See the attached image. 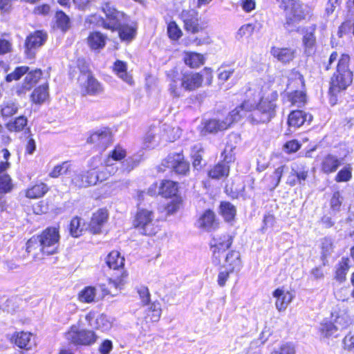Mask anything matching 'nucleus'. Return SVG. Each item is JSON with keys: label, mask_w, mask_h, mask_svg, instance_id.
<instances>
[{"label": "nucleus", "mask_w": 354, "mask_h": 354, "mask_svg": "<svg viewBox=\"0 0 354 354\" xmlns=\"http://www.w3.org/2000/svg\"><path fill=\"white\" fill-rule=\"evenodd\" d=\"M313 116L301 110L292 111L288 115V124L289 127L297 129L306 122L309 124Z\"/></svg>", "instance_id": "f3484780"}, {"label": "nucleus", "mask_w": 354, "mask_h": 354, "mask_svg": "<svg viewBox=\"0 0 354 354\" xmlns=\"http://www.w3.org/2000/svg\"><path fill=\"white\" fill-rule=\"evenodd\" d=\"M48 191L47 185L43 183L37 184L26 192V196L31 199L42 197Z\"/></svg>", "instance_id": "473e14b6"}, {"label": "nucleus", "mask_w": 354, "mask_h": 354, "mask_svg": "<svg viewBox=\"0 0 354 354\" xmlns=\"http://www.w3.org/2000/svg\"><path fill=\"white\" fill-rule=\"evenodd\" d=\"M70 234L73 237H79L84 229V224L81 223V218L79 217L73 218L70 223Z\"/></svg>", "instance_id": "37998d69"}, {"label": "nucleus", "mask_w": 354, "mask_h": 354, "mask_svg": "<svg viewBox=\"0 0 354 354\" xmlns=\"http://www.w3.org/2000/svg\"><path fill=\"white\" fill-rule=\"evenodd\" d=\"M349 268V259L348 258H343L339 263L336 270L335 278L337 280L339 281H344Z\"/></svg>", "instance_id": "58836bf2"}, {"label": "nucleus", "mask_w": 354, "mask_h": 354, "mask_svg": "<svg viewBox=\"0 0 354 354\" xmlns=\"http://www.w3.org/2000/svg\"><path fill=\"white\" fill-rule=\"evenodd\" d=\"M1 115L3 118H10L18 111L19 106L12 101L3 102L1 106Z\"/></svg>", "instance_id": "c9c22d12"}, {"label": "nucleus", "mask_w": 354, "mask_h": 354, "mask_svg": "<svg viewBox=\"0 0 354 354\" xmlns=\"http://www.w3.org/2000/svg\"><path fill=\"white\" fill-rule=\"evenodd\" d=\"M95 294V288L88 286L80 292L78 299L81 302L90 303L94 301Z\"/></svg>", "instance_id": "79ce46f5"}, {"label": "nucleus", "mask_w": 354, "mask_h": 354, "mask_svg": "<svg viewBox=\"0 0 354 354\" xmlns=\"http://www.w3.org/2000/svg\"><path fill=\"white\" fill-rule=\"evenodd\" d=\"M13 187L11 178L8 174L0 176V194L10 192Z\"/></svg>", "instance_id": "a18cd8bd"}, {"label": "nucleus", "mask_w": 354, "mask_h": 354, "mask_svg": "<svg viewBox=\"0 0 354 354\" xmlns=\"http://www.w3.org/2000/svg\"><path fill=\"white\" fill-rule=\"evenodd\" d=\"M352 177L351 167H346L341 169L335 176L337 182H347Z\"/></svg>", "instance_id": "5fc2aeb1"}, {"label": "nucleus", "mask_w": 354, "mask_h": 354, "mask_svg": "<svg viewBox=\"0 0 354 354\" xmlns=\"http://www.w3.org/2000/svg\"><path fill=\"white\" fill-rule=\"evenodd\" d=\"M65 336L68 341L73 344L82 345L93 344L97 339L94 332L86 330H78L75 327L71 328Z\"/></svg>", "instance_id": "6e6552de"}, {"label": "nucleus", "mask_w": 354, "mask_h": 354, "mask_svg": "<svg viewBox=\"0 0 354 354\" xmlns=\"http://www.w3.org/2000/svg\"><path fill=\"white\" fill-rule=\"evenodd\" d=\"M98 176L95 169L76 174L73 178V183L78 187H86L95 185L98 180Z\"/></svg>", "instance_id": "2eb2a0df"}, {"label": "nucleus", "mask_w": 354, "mask_h": 354, "mask_svg": "<svg viewBox=\"0 0 354 354\" xmlns=\"http://www.w3.org/2000/svg\"><path fill=\"white\" fill-rule=\"evenodd\" d=\"M152 219V211L142 209L137 213L133 221V225L136 228H140V232L143 234L153 235L155 231Z\"/></svg>", "instance_id": "423d86ee"}, {"label": "nucleus", "mask_w": 354, "mask_h": 354, "mask_svg": "<svg viewBox=\"0 0 354 354\" xmlns=\"http://www.w3.org/2000/svg\"><path fill=\"white\" fill-rule=\"evenodd\" d=\"M55 18L57 26L62 30H66L69 28L70 19L64 12L62 11L57 12Z\"/></svg>", "instance_id": "8fccbe9b"}, {"label": "nucleus", "mask_w": 354, "mask_h": 354, "mask_svg": "<svg viewBox=\"0 0 354 354\" xmlns=\"http://www.w3.org/2000/svg\"><path fill=\"white\" fill-rule=\"evenodd\" d=\"M180 18L186 30L196 33L202 29L198 23V15L196 10L193 9L184 10L180 14Z\"/></svg>", "instance_id": "9b49d317"}, {"label": "nucleus", "mask_w": 354, "mask_h": 354, "mask_svg": "<svg viewBox=\"0 0 354 354\" xmlns=\"http://www.w3.org/2000/svg\"><path fill=\"white\" fill-rule=\"evenodd\" d=\"M185 63L191 68H198L205 62L203 55L194 52H186L183 57Z\"/></svg>", "instance_id": "c85d7f7f"}, {"label": "nucleus", "mask_w": 354, "mask_h": 354, "mask_svg": "<svg viewBox=\"0 0 354 354\" xmlns=\"http://www.w3.org/2000/svg\"><path fill=\"white\" fill-rule=\"evenodd\" d=\"M322 257H326L333 250V243L330 239L325 238L322 241Z\"/></svg>", "instance_id": "e2e57ef3"}, {"label": "nucleus", "mask_w": 354, "mask_h": 354, "mask_svg": "<svg viewBox=\"0 0 354 354\" xmlns=\"http://www.w3.org/2000/svg\"><path fill=\"white\" fill-rule=\"evenodd\" d=\"M102 10L106 15V19L94 15L88 19L90 23L97 24L106 29L116 30L122 24L125 22V15L117 10L110 3H104L102 5Z\"/></svg>", "instance_id": "39448f33"}, {"label": "nucleus", "mask_w": 354, "mask_h": 354, "mask_svg": "<svg viewBox=\"0 0 354 354\" xmlns=\"http://www.w3.org/2000/svg\"><path fill=\"white\" fill-rule=\"evenodd\" d=\"M335 323L339 330H343L348 327L352 323V319L347 313L339 315L335 319Z\"/></svg>", "instance_id": "49530a36"}, {"label": "nucleus", "mask_w": 354, "mask_h": 354, "mask_svg": "<svg viewBox=\"0 0 354 354\" xmlns=\"http://www.w3.org/2000/svg\"><path fill=\"white\" fill-rule=\"evenodd\" d=\"M106 37L100 32L90 33L87 38V43L93 50L102 49L105 46Z\"/></svg>", "instance_id": "a878e982"}, {"label": "nucleus", "mask_w": 354, "mask_h": 354, "mask_svg": "<svg viewBox=\"0 0 354 354\" xmlns=\"http://www.w3.org/2000/svg\"><path fill=\"white\" fill-rule=\"evenodd\" d=\"M285 168L286 166L284 165L279 167L270 176L272 180V189H275L279 185Z\"/></svg>", "instance_id": "4d7b16f0"}, {"label": "nucleus", "mask_w": 354, "mask_h": 354, "mask_svg": "<svg viewBox=\"0 0 354 354\" xmlns=\"http://www.w3.org/2000/svg\"><path fill=\"white\" fill-rule=\"evenodd\" d=\"M27 122V118L21 115L17 118L15 121L9 122L7 127L10 131H21L26 126Z\"/></svg>", "instance_id": "c03bdc74"}, {"label": "nucleus", "mask_w": 354, "mask_h": 354, "mask_svg": "<svg viewBox=\"0 0 354 354\" xmlns=\"http://www.w3.org/2000/svg\"><path fill=\"white\" fill-rule=\"evenodd\" d=\"M272 295L276 298L275 306L279 311L285 310L293 299V295L289 291L281 288L276 289Z\"/></svg>", "instance_id": "6ab92c4d"}, {"label": "nucleus", "mask_w": 354, "mask_h": 354, "mask_svg": "<svg viewBox=\"0 0 354 354\" xmlns=\"http://www.w3.org/2000/svg\"><path fill=\"white\" fill-rule=\"evenodd\" d=\"M118 29H119V35L120 39L124 41H131L136 34V28L131 26L122 24L121 26Z\"/></svg>", "instance_id": "e433bc0d"}, {"label": "nucleus", "mask_w": 354, "mask_h": 354, "mask_svg": "<svg viewBox=\"0 0 354 354\" xmlns=\"http://www.w3.org/2000/svg\"><path fill=\"white\" fill-rule=\"evenodd\" d=\"M167 32L169 37L174 40H176L182 35L181 30L178 27L175 22H171L168 25Z\"/></svg>", "instance_id": "6e6d98bb"}, {"label": "nucleus", "mask_w": 354, "mask_h": 354, "mask_svg": "<svg viewBox=\"0 0 354 354\" xmlns=\"http://www.w3.org/2000/svg\"><path fill=\"white\" fill-rule=\"evenodd\" d=\"M15 344L20 348L30 350L35 346L36 343L32 334L27 332L16 333L12 336Z\"/></svg>", "instance_id": "a211bd4d"}, {"label": "nucleus", "mask_w": 354, "mask_h": 354, "mask_svg": "<svg viewBox=\"0 0 354 354\" xmlns=\"http://www.w3.org/2000/svg\"><path fill=\"white\" fill-rule=\"evenodd\" d=\"M337 62L336 72L331 79L330 91L333 94L346 89L353 82V73L349 68L350 56L342 54L338 58L337 52H333L329 57L326 70L330 68L332 64Z\"/></svg>", "instance_id": "f03ea898"}, {"label": "nucleus", "mask_w": 354, "mask_h": 354, "mask_svg": "<svg viewBox=\"0 0 354 354\" xmlns=\"http://www.w3.org/2000/svg\"><path fill=\"white\" fill-rule=\"evenodd\" d=\"M288 100L292 105L301 107L306 104V95L303 91H295L288 95Z\"/></svg>", "instance_id": "ea45409f"}, {"label": "nucleus", "mask_w": 354, "mask_h": 354, "mask_svg": "<svg viewBox=\"0 0 354 354\" xmlns=\"http://www.w3.org/2000/svg\"><path fill=\"white\" fill-rule=\"evenodd\" d=\"M233 152V147L232 146H226L225 149L222 153V156L223 157V160L222 162L228 163L232 162L234 159Z\"/></svg>", "instance_id": "680f3d73"}, {"label": "nucleus", "mask_w": 354, "mask_h": 354, "mask_svg": "<svg viewBox=\"0 0 354 354\" xmlns=\"http://www.w3.org/2000/svg\"><path fill=\"white\" fill-rule=\"evenodd\" d=\"M127 276V274L126 272H122L120 276L116 277L115 279H110L109 281V288L110 291L112 288H114L115 290L121 289L125 282Z\"/></svg>", "instance_id": "de8ad7c7"}, {"label": "nucleus", "mask_w": 354, "mask_h": 354, "mask_svg": "<svg viewBox=\"0 0 354 354\" xmlns=\"http://www.w3.org/2000/svg\"><path fill=\"white\" fill-rule=\"evenodd\" d=\"M259 97L260 91H258L255 93L252 100H247L243 102H248V103L252 104L253 106L252 109L249 110L244 107L243 111H241L242 117L245 115L246 112H251L248 118L252 124L268 122L275 115L277 107L275 101L277 98V93L275 92L272 93L270 98H261L258 104H256V97Z\"/></svg>", "instance_id": "7ed1b4c3"}, {"label": "nucleus", "mask_w": 354, "mask_h": 354, "mask_svg": "<svg viewBox=\"0 0 354 354\" xmlns=\"http://www.w3.org/2000/svg\"><path fill=\"white\" fill-rule=\"evenodd\" d=\"M339 329L337 328L335 323L333 324L329 322L322 325L321 328V333L324 337H328L333 335Z\"/></svg>", "instance_id": "13d9d810"}, {"label": "nucleus", "mask_w": 354, "mask_h": 354, "mask_svg": "<svg viewBox=\"0 0 354 354\" xmlns=\"http://www.w3.org/2000/svg\"><path fill=\"white\" fill-rule=\"evenodd\" d=\"M71 165L68 162H63L56 165L49 174L52 178H57L59 176L66 174L70 169Z\"/></svg>", "instance_id": "3c124183"}, {"label": "nucleus", "mask_w": 354, "mask_h": 354, "mask_svg": "<svg viewBox=\"0 0 354 354\" xmlns=\"http://www.w3.org/2000/svg\"><path fill=\"white\" fill-rule=\"evenodd\" d=\"M230 167L224 162L218 163L209 172L208 176L213 179H219L227 177L229 174Z\"/></svg>", "instance_id": "7c9ffc66"}, {"label": "nucleus", "mask_w": 354, "mask_h": 354, "mask_svg": "<svg viewBox=\"0 0 354 354\" xmlns=\"http://www.w3.org/2000/svg\"><path fill=\"white\" fill-rule=\"evenodd\" d=\"M203 149H202L201 146L199 145H195L192 151V157L193 159V167L196 169H199L202 167V160H203Z\"/></svg>", "instance_id": "a19ab883"}, {"label": "nucleus", "mask_w": 354, "mask_h": 354, "mask_svg": "<svg viewBox=\"0 0 354 354\" xmlns=\"http://www.w3.org/2000/svg\"><path fill=\"white\" fill-rule=\"evenodd\" d=\"M127 156L126 151L120 147H116L114 150L112 151L111 157L114 160H120L124 158Z\"/></svg>", "instance_id": "338daca9"}, {"label": "nucleus", "mask_w": 354, "mask_h": 354, "mask_svg": "<svg viewBox=\"0 0 354 354\" xmlns=\"http://www.w3.org/2000/svg\"><path fill=\"white\" fill-rule=\"evenodd\" d=\"M277 1L281 9L285 11L290 10V14L292 15V18L290 17L287 19V25L299 21L304 17L303 12L298 10L299 5L297 3V0H277Z\"/></svg>", "instance_id": "f8f14e48"}, {"label": "nucleus", "mask_w": 354, "mask_h": 354, "mask_svg": "<svg viewBox=\"0 0 354 354\" xmlns=\"http://www.w3.org/2000/svg\"><path fill=\"white\" fill-rule=\"evenodd\" d=\"M29 70L28 66H22L16 68V69L11 73L6 76V81L10 82L13 80H18L20 77L26 74Z\"/></svg>", "instance_id": "603ef678"}, {"label": "nucleus", "mask_w": 354, "mask_h": 354, "mask_svg": "<svg viewBox=\"0 0 354 354\" xmlns=\"http://www.w3.org/2000/svg\"><path fill=\"white\" fill-rule=\"evenodd\" d=\"M113 71L118 77L129 84L133 82L132 76L127 72V64L122 61L118 60L113 66Z\"/></svg>", "instance_id": "bb28decb"}, {"label": "nucleus", "mask_w": 354, "mask_h": 354, "mask_svg": "<svg viewBox=\"0 0 354 354\" xmlns=\"http://www.w3.org/2000/svg\"><path fill=\"white\" fill-rule=\"evenodd\" d=\"M220 212L226 221H231L236 216V209L232 203L224 201L221 203Z\"/></svg>", "instance_id": "f704fd0d"}, {"label": "nucleus", "mask_w": 354, "mask_h": 354, "mask_svg": "<svg viewBox=\"0 0 354 354\" xmlns=\"http://www.w3.org/2000/svg\"><path fill=\"white\" fill-rule=\"evenodd\" d=\"M162 164L178 174L186 175L189 171V164L181 153L169 154Z\"/></svg>", "instance_id": "1a4fd4ad"}, {"label": "nucleus", "mask_w": 354, "mask_h": 354, "mask_svg": "<svg viewBox=\"0 0 354 354\" xmlns=\"http://www.w3.org/2000/svg\"><path fill=\"white\" fill-rule=\"evenodd\" d=\"M341 164V159L336 156L328 154L324 158L321 169L324 173L328 174L336 171Z\"/></svg>", "instance_id": "5701e85b"}, {"label": "nucleus", "mask_w": 354, "mask_h": 354, "mask_svg": "<svg viewBox=\"0 0 354 354\" xmlns=\"http://www.w3.org/2000/svg\"><path fill=\"white\" fill-rule=\"evenodd\" d=\"M47 39V34L41 30H37L28 35L26 39V53L30 58L35 55V50L44 44Z\"/></svg>", "instance_id": "9d476101"}, {"label": "nucleus", "mask_w": 354, "mask_h": 354, "mask_svg": "<svg viewBox=\"0 0 354 354\" xmlns=\"http://www.w3.org/2000/svg\"><path fill=\"white\" fill-rule=\"evenodd\" d=\"M240 266L241 255L239 252L232 250L225 256L223 268L230 269V272H234L236 268H239Z\"/></svg>", "instance_id": "b1692460"}, {"label": "nucleus", "mask_w": 354, "mask_h": 354, "mask_svg": "<svg viewBox=\"0 0 354 354\" xmlns=\"http://www.w3.org/2000/svg\"><path fill=\"white\" fill-rule=\"evenodd\" d=\"M41 75L42 72L40 69H35L28 72L23 83V88L26 91L30 90L37 84Z\"/></svg>", "instance_id": "2f4dec72"}, {"label": "nucleus", "mask_w": 354, "mask_h": 354, "mask_svg": "<svg viewBox=\"0 0 354 354\" xmlns=\"http://www.w3.org/2000/svg\"><path fill=\"white\" fill-rule=\"evenodd\" d=\"M77 67L80 71V75L78 77V80H84L85 77L88 75H92L90 71L88 64L85 61L84 59H78L77 60Z\"/></svg>", "instance_id": "864d4df0"}, {"label": "nucleus", "mask_w": 354, "mask_h": 354, "mask_svg": "<svg viewBox=\"0 0 354 354\" xmlns=\"http://www.w3.org/2000/svg\"><path fill=\"white\" fill-rule=\"evenodd\" d=\"M203 82L199 73L185 74L182 78L181 86L187 91H193L199 88Z\"/></svg>", "instance_id": "412c9836"}, {"label": "nucleus", "mask_w": 354, "mask_h": 354, "mask_svg": "<svg viewBox=\"0 0 354 354\" xmlns=\"http://www.w3.org/2000/svg\"><path fill=\"white\" fill-rule=\"evenodd\" d=\"M218 275V283L221 287H223L227 281L229 276L233 272H230V269L222 268Z\"/></svg>", "instance_id": "0e129e2a"}, {"label": "nucleus", "mask_w": 354, "mask_h": 354, "mask_svg": "<svg viewBox=\"0 0 354 354\" xmlns=\"http://www.w3.org/2000/svg\"><path fill=\"white\" fill-rule=\"evenodd\" d=\"M232 243V237L227 234L213 239L210 244L213 261L215 263L220 264L221 263V259L224 257L223 252L231 246Z\"/></svg>", "instance_id": "0eeeda50"}, {"label": "nucleus", "mask_w": 354, "mask_h": 354, "mask_svg": "<svg viewBox=\"0 0 354 354\" xmlns=\"http://www.w3.org/2000/svg\"><path fill=\"white\" fill-rule=\"evenodd\" d=\"M199 227L207 231H212L217 228L218 223L216 219L214 212L210 209L205 210L198 221Z\"/></svg>", "instance_id": "aec40b11"}, {"label": "nucleus", "mask_w": 354, "mask_h": 354, "mask_svg": "<svg viewBox=\"0 0 354 354\" xmlns=\"http://www.w3.org/2000/svg\"><path fill=\"white\" fill-rule=\"evenodd\" d=\"M83 95H98L103 91L102 85L92 75H88L84 80H78Z\"/></svg>", "instance_id": "ddd939ff"}, {"label": "nucleus", "mask_w": 354, "mask_h": 354, "mask_svg": "<svg viewBox=\"0 0 354 354\" xmlns=\"http://www.w3.org/2000/svg\"><path fill=\"white\" fill-rule=\"evenodd\" d=\"M108 212L105 209H100L93 214L91 221V229L94 233L100 231L101 226L106 221Z\"/></svg>", "instance_id": "393cba45"}, {"label": "nucleus", "mask_w": 354, "mask_h": 354, "mask_svg": "<svg viewBox=\"0 0 354 354\" xmlns=\"http://www.w3.org/2000/svg\"><path fill=\"white\" fill-rule=\"evenodd\" d=\"M178 187L176 183L171 180H164L160 185L158 194L165 198H171L176 195Z\"/></svg>", "instance_id": "c756f323"}, {"label": "nucleus", "mask_w": 354, "mask_h": 354, "mask_svg": "<svg viewBox=\"0 0 354 354\" xmlns=\"http://www.w3.org/2000/svg\"><path fill=\"white\" fill-rule=\"evenodd\" d=\"M86 320L91 327L95 329L106 331L111 328V322L104 315H100L94 311H91L86 315Z\"/></svg>", "instance_id": "4468645a"}, {"label": "nucleus", "mask_w": 354, "mask_h": 354, "mask_svg": "<svg viewBox=\"0 0 354 354\" xmlns=\"http://www.w3.org/2000/svg\"><path fill=\"white\" fill-rule=\"evenodd\" d=\"M48 88L47 84L41 85L35 88L31 95L32 102L38 104L44 102L48 96Z\"/></svg>", "instance_id": "4c0bfd02"}, {"label": "nucleus", "mask_w": 354, "mask_h": 354, "mask_svg": "<svg viewBox=\"0 0 354 354\" xmlns=\"http://www.w3.org/2000/svg\"><path fill=\"white\" fill-rule=\"evenodd\" d=\"M293 175L297 176V180L300 184H301L302 181H305L308 176V168H301V170H299V168H292Z\"/></svg>", "instance_id": "052dcab7"}, {"label": "nucleus", "mask_w": 354, "mask_h": 354, "mask_svg": "<svg viewBox=\"0 0 354 354\" xmlns=\"http://www.w3.org/2000/svg\"><path fill=\"white\" fill-rule=\"evenodd\" d=\"M59 234L56 227H48L42 233L30 239L26 243V251L35 259H41L40 253L50 255L57 253Z\"/></svg>", "instance_id": "f257e3e1"}, {"label": "nucleus", "mask_w": 354, "mask_h": 354, "mask_svg": "<svg viewBox=\"0 0 354 354\" xmlns=\"http://www.w3.org/2000/svg\"><path fill=\"white\" fill-rule=\"evenodd\" d=\"M296 351L295 346L290 344L286 343L281 345L278 349L274 351L271 354H295Z\"/></svg>", "instance_id": "bf43d9fd"}, {"label": "nucleus", "mask_w": 354, "mask_h": 354, "mask_svg": "<svg viewBox=\"0 0 354 354\" xmlns=\"http://www.w3.org/2000/svg\"><path fill=\"white\" fill-rule=\"evenodd\" d=\"M111 133L109 130L104 129L92 133L88 138L87 142L105 149L111 143Z\"/></svg>", "instance_id": "dca6fc26"}, {"label": "nucleus", "mask_w": 354, "mask_h": 354, "mask_svg": "<svg viewBox=\"0 0 354 354\" xmlns=\"http://www.w3.org/2000/svg\"><path fill=\"white\" fill-rule=\"evenodd\" d=\"M270 53L278 61L283 64H287L294 59L295 51L290 48L272 47Z\"/></svg>", "instance_id": "4be33fe9"}, {"label": "nucleus", "mask_w": 354, "mask_h": 354, "mask_svg": "<svg viewBox=\"0 0 354 354\" xmlns=\"http://www.w3.org/2000/svg\"><path fill=\"white\" fill-rule=\"evenodd\" d=\"M256 26L253 24H247L243 25L238 30L236 33V37L238 39H242L243 37H250L254 32Z\"/></svg>", "instance_id": "09e8293b"}, {"label": "nucleus", "mask_w": 354, "mask_h": 354, "mask_svg": "<svg viewBox=\"0 0 354 354\" xmlns=\"http://www.w3.org/2000/svg\"><path fill=\"white\" fill-rule=\"evenodd\" d=\"M342 205V198L339 192H335L330 199V207L335 211H338Z\"/></svg>", "instance_id": "69168bd1"}, {"label": "nucleus", "mask_w": 354, "mask_h": 354, "mask_svg": "<svg viewBox=\"0 0 354 354\" xmlns=\"http://www.w3.org/2000/svg\"><path fill=\"white\" fill-rule=\"evenodd\" d=\"M106 263L107 266L113 270H118L120 272L122 271L120 270L124 263V257L120 256V254L118 251L111 252L106 257Z\"/></svg>", "instance_id": "cd10ccee"}, {"label": "nucleus", "mask_w": 354, "mask_h": 354, "mask_svg": "<svg viewBox=\"0 0 354 354\" xmlns=\"http://www.w3.org/2000/svg\"><path fill=\"white\" fill-rule=\"evenodd\" d=\"M244 107L250 110L252 109L253 106L252 104L248 103V102H243L240 106L232 111L224 119L214 118L206 120L203 122L202 133L204 135L206 133H216L218 131L228 129L233 122L239 121L242 118L241 111H243Z\"/></svg>", "instance_id": "20e7f679"}, {"label": "nucleus", "mask_w": 354, "mask_h": 354, "mask_svg": "<svg viewBox=\"0 0 354 354\" xmlns=\"http://www.w3.org/2000/svg\"><path fill=\"white\" fill-rule=\"evenodd\" d=\"M303 44L305 48L304 52L308 56L314 53L316 44L314 30L306 32L303 37Z\"/></svg>", "instance_id": "72a5a7b5"}, {"label": "nucleus", "mask_w": 354, "mask_h": 354, "mask_svg": "<svg viewBox=\"0 0 354 354\" xmlns=\"http://www.w3.org/2000/svg\"><path fill=\"white\" fill-rule=\"evenodd\" d=\"M180 203L178 199H173L170 203H167L165 207L167 214L175 213L180 207Z\"/></svg>", "instance_id": "774afa93"}]
</instances>
